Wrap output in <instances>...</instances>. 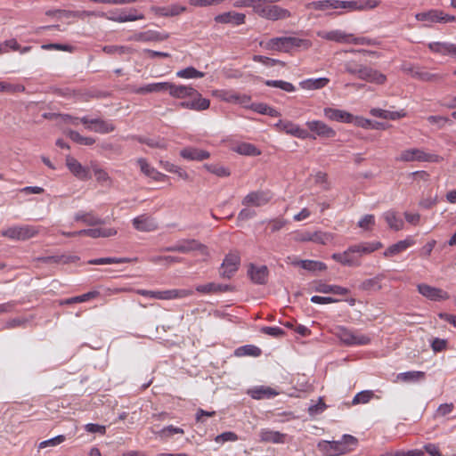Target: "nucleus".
Here are the masks:
<instances>
[{
    "mask_svg": "<svg viewBox=\"0 0 456 456\" xmlns=\"http://www.w3.org/2000/svg\"><path fill=\"white\" fill-rule=\"evenodd\" d=\"M176 76L182 78H200L204 77V73L191 66L179 70Z\"/></svg>",
    "mask_w": 456,
    "mask_h": 456,
    "instance_id": "obj_55",
    "label": "nucleus"
},
{
    "mask_svg": "<svg viewBox=\"0 0 456 456\" xmlns=\"http://www.w3.org/2000/svg\"><path fill=\"white\" fill-rule=\"evenodd\" d=\"M66 164L69 171L77 177L83 180L91 178L89 170L84 167L76 159L69 156L67 157Z\"/></svg>",
    "mask_w": 456,
    "mask_h": 456,
    "instance_id": "obj_23",
    "label": "nucleus"
},
{
    "mask_svg": "<svg viewBox=\"0 0 456 456\" xmlns=\"http://www.w3.org/2000/svg\"><path fill=\"white\" fill-rule=\"evenodd\" d=\"M195 91V88L189 86L175 85L169 82L168 93L171 96L177 99L189 98Z\"/></svg>",
    "mask_w": 456,
    "mask_h": 456,
    "instance_id": "obj_29",
    "label": "nucleus"
},
{
    "mask_svg": "<svg viewBox=\"0 0 456 456\" xmlns=\"http://www.w3.org/2000/svg\"><path fill=\"white\" fill-rule=\"evenodd\" d=\"M80 122L86 126V129L100 134H108L115 130V126L111 122L101 118L89 119L87 117H83Z\"/></svg>",
    "mask_w": 456,
    "mask_h": 456,
    "instance_id": "obj_15",
    "label": "nucleus"
},
{
    "mask_svg": "<svg viewBox=\"0 0 456 456\" xmlns=\"http://www.w3.org/2000/svg\"><path fill=\"white\" fill-rule=\"evenodd\" d=\"M440 15H442V11L438 9H431L427 12H418L415 14V19L419 21H427V22H439Z\"/></svg>",
    "mask_w": 456,
    "mask_h": 456,
    "instance_id": "obj_41",
    "label": "nucleus"
},
{
    "mask_svg": "<svg viewBox=\"0 0 456 456\" xmlns=\"http://www.w3.org/2000/svg\"><path fill=\"white\" fill-rule=\"evenodd\" d=\"M100 17H105L108 20L117 21V22H126V21H134L137 20L144 19L143 14H134V13H126V11L122 10L119 12H111L110 15H107L104 12L100 14Z\"/></svg>",
    "mask_w": 456,
    "mask_h": 456,
    "instance_id": "obj_24",
    "label": "nucleus"
},
{
    "mask_svg": "<svg viewBox=\"0 0 456 456\" xmlns=\"http://www.w3.org/2000/svg\"><path fill=\"white\" fill-rule=\"evenodd\" d=\"M69 137L75 142L82 145H93L95 142V139L92 137H85L78 132L70 130L68 133Z\"/></svg>",
    "mask_w": 456,
    "mask_h": 456,
    "instance_id": "obj_57",
    "label": "nucleus"
},
{
    "mask_svg": "<svg viewBox=\"0 0 456 456\" xmlns=\"http://www.w3.org/2000/svg\"><path fill=\"white\" fill-rule=\"evenodd\" d=\"M180 156L188 160L202 161L209 159L210 153L205 150L186 147L180 151Z\"/></svg>",
    "mask_w": 456,
    "mask_h": 456,
    "instance_id": "obj_22",
    "label": "nucleus"
},
{
    "mask_svg": "<svg viewBox=\"0 0 456 456\" xmlns=\"http://www.w3.org/2000/svg\"><path fill=\"white\" fill-rule=\"evenodd\" d=\"M253 61H256V62H261L262 64L268 66V67H273L275 65H281V66L284 67L286 65V63L282 61L272 59V58L263 56V55H254Z\"/></svg>",
    "mask_w": 456,
    "mask_h": 456,
    "instance_id": "obj_62",
    "label": "nucleus"
},
{
    "mask_svg": "<svg viewBox=\"0 0 456 456\" xmlns=\"http://www.w3.org/2000/svg\"><path fill=\"white\" fill-rule=\"evenodd\" d=\"M248 394L256 400L264 398H271L278 395V393L269 387L259 386L253 387L248 391Z\"/></svg>",
    "mask_w": 456,
    "mask_h": 456,
    "instance_id": "obj_33",
    "label": "nucleus"
},
{
    "mask_svg": "<svg viewBox=\"0 0 456 456\" xmlns=\"http://www.w3.org/2000/svg\"><path fill=\"white\" fill-rule=\"evenodd\" d=\"M259 45L265 50L291 53L294 49L307 50L311 47L312 43L308 39L295 37H273L265 42L261 41Z\"/></svg>",
    "mask_w": 456,
    "mask_h": 456,
    "instance_id": "obj_2",
    "label": "nucleus"
},
{
    "mask_svg": "<svg viewBox=\"0 0 456 456\" xmlns=\"http://www.w3.org/2000/svg\"><path fill=\"white\" fill-rule=\"evenodd\" d=\"M306 9H314L317 11H327L330 9H338L337 0H321L314 1L305 4Z\"/></svg>",
    "mask_w": 456,
    "mask_h": 456,
    "instance_id": "obj_43",
    "label": "nucleus"
},
{
    "mask_svg": "<svg viewBox=\"0 0 456 456\" xmlns=\"http://www.w3.org/2000/svg\"><path fill=\"white\" fill-rule=\"evenodd\" d=\"M305 125L311 132L322 138L330 139L335 137L337 134L332 127L320 120L307 121Z\"/></svg>",
    "mask_w": 456,
    "mask_h": 456,
    "instance_id": "obj_17",
    "label": "nucleus"
},
{
    "mask_svg": "<svg viewBox=\"0 0 456 456\" xmlns=\"http://www.w3.org/2000/svg\"><path fill=\"white\" fill-rule=\"evenodd\" d=\"M273 198L270 191H254L247 194L241 203L246 207H262L266 205Z\"/></svg>",
    "mask_w": 456,
    "mask_h": 456,
    "instance_id": "obj_9",
    "label": "nucleus"
},
{
    "mask_svg": "<svg viewBox=\"0 0 456 456\" xmlns=\"http://www.w3.org/2000/svg\"><path fill=\"white\" fill-rule=\"evenodd\" d=\"M265 84L267 86L281 88V90H284L286 92L295 91V86L291 83L283 80H265Z\"/></svg>",
    "mask_w": 456,
    "mask_h": 456,
    "instance_id": "obj_60",
    "label": "nucleus"
},
{
    "mask_svg": "<svg viewBox=\"0 0 456 456\" xmlns=\"http://www.w3.org/2000/svg\"><path fill=\"white\" fill-rule=\"evenodd\" d=\"M374 394L372 391L365 390L356 394L353 399V404L358 403H367L372 397Z\"/></svg>",
    "mask_w": 456,
    "mask_h": 456,
    "instance_id": "obj_63",
    "label": "nucleus"
},
{
    "mask_svg": "<svg viewBox=\"0 0 456 456\" xmlns=\"http://www.w3.org/2000/svg\"><path fill=\"white\" fill-rule=\"evenodd\" d=\"M316 292L320 293H332L336 295H346L349 289L338 285H329L323 282H318L314 288Z\"/></svg>",
    "mask_w": 456,
    "mask_h": 456,
    "instance_id": "obj_34",
    "label": "nucleus"
},
{
    "mask_svg": "<svg viewBox=\"0 0 456 456\" xmlns=\"http://www.w3.org/2000/svg\"><path fill=\"white\" fill-rule=\"evenodd\" d=\"M418 292L431 301H443L449 299L450 296L448 292L442 289L430 286L427 283H419L417 285Z\"/></svg>",
    "mask_w": 456,
    "mask_h": 456,
    "instance_id": "obj_12",
    "label": "nucleus"
},
{
    "mask_svg": "<svg viewBox=\"0 0 456 456\" xmlns=\"http://www.w3.org/2000/svg\"><path fill=\"white\" fill-rule=\"evenodd\" d=\"M245 20L246 15L236 12H227L215 17V21L222 24L241 25L245 23Z\"/></svg>",
    "mask_w": 456,
    "mask_h": 456,
    "instance_id": "obj_20",
    "label": "nucleus"
},
{
    "mask_svg": "<svg viewBox=\"0 0 456 456\" xmlns=\"http://www.w3.org/2000/svg\"><path fill=\"white\" fill-rule=\"evenodd\" d=\"M169 82H158L139 87L135 92L144 94L149 93L168 92Z\"/></svg>",
    "mask_w": 456,
    "mask_h": 456,
    "instance_id": "obj_39",
    "label": "nucleus"
},
{
    "mask_svg": "<svg viewBox=\"0 0 456 456\" xmlns=\"http://www.w3.org/2000/svg\"><path fill=\"white\" fill-rule=\"evenodd\" d=\"M385 275L379 273L373 278L364 280L360 285L359 289L364 291L379 290L381 289V281Z\"/></svg>",
    "mask_w": 456,
    "mask_h": 456,
    "instance_id": "obj_37",
    "label": "nucleus"
},
{
    "mask_svg": "<svg viewBox=\"0 0 456 456\" xmlns=\"http://www.w3.org/2000/svg\"><path fill=\"white\" fill-rule=\"evenodd\" d=\"M134 227L141 232H151L157 229V224L153 218L142 215L133 220Z\"/></svg>",
    "mask_w": 456,
    "mask_h": 456,
    "instance_id": "obj_26",
    "label": "nucleus"
},
{
    "mask_svg": "<svg viewBox=\"0 0 456 456\" xmlns=\"http://www.w3.org/2000/svg\"><path fill=\"white\" fill-rule=\"evenodd\" d=\"M404 69L410 72L412 77L425 82H438L444 78L439 74L430 73L420 69L405 68Z\"/></svg>",
    "mask_w": 456,
    "mask_h": 456,
    "instance_id": "obj_27",
    "label": "nucleus"
},
{
    "mask_svg": "<svg viewBox=\"0 0 456 456\" xmlns=\"http://www.w3.org/2000/svg\"><path fill=\"white\" fill-rule=\"evenodd\" d=\"M425 378V373L423 371H407L399 373L397 375V379L403 382H413L423 379Z\"/></svg>",
    "mask_w": 456,
    "mask_h": 456,
    "instance_id": "obj_48",
    "label": "nucleus"
},
{
    "mask_svg": "<svg viewBox=\"0 0 456 456\" xmlns=\"http://www.w3.org/2000/svg\"><path fill=\"white\" fill-rule=\"evenodd\" d=\"M380 1L379 0H352V1H340L337 0L338 9H346L348 11H362L370 10L379 6Z\"/></svg>",
    "mask_w": 456,
    "mask_h": 456,
    "instance_id": "obj_11",
    "label": "nucleus"
},
{
    "mask_svg": "<svg viewBox=\"0 0 456 456\" xmlns=\"http://www.w3.org/2000/svg\"><path fill=\"white\" fill-rule=\"evenodd\" d=\"M38 233V229L33 225L12 226L2 232L4 237L12 240H26Z\"/></svg>",
    "mask_w": 456,
    "mask_h": 456,
    "instance_id": "obj_8",
    "label": "nucleus"
},
{
    "mask_svg": "<svg viewBox=\"0 0 456 456\" xmlns=\"http://www.w3.org/2000/svg\"><path fill=\"white\" fill-rule=\"evenodd\" d=\"M133 49L128 46H118V45H106L103 47V52L108 54L118 53L119 55L132 53Z\"/></svg>",
    "mask_w": 456,
    "mask_h": 456,
    "instance_id": "obj_61",
    "label": "nucleus"
},
{
    "mask_svg": "<svg viewBox=\"0 0 456 456\" xmlns=\"http://www.w3.org/2000/svg\"><path fill=\"white\" fill-rule=\"evenodd\" d=\"M79 260L77 256L71 255H56V256H41L37 257V261L42 262L45 264H69L75 263Z\"/></svg>",
    "mask_w": 456,
    "mask_h": 456,
    "instance_id": "obj_28",
    "label": "nucleus"
},
{
    "mask_svg": "<svg viewBox=\"0 0 456 456\" xmlns=\"http://www.w3.org/2000/svg\"><path fill=\"white\" fill-rule=\"evenodd\" d=\"M191 293L186 290L170 289L159 291V299H172L176 297H183Z\"/></svg>",
    "mask_w": 456,
    "mask_h": 456,
    "instance_id": "obj_56",
    "label": "nucleus"
},
{
    "mask_svg": "<svg viewBox=\"0 0 456 456\" xmlns=\"http://www.w3.org/2000/svg\"><path fill=\"white\" fill-rule=\"evenodd\" d=\"M337 338L347 346H365L370 343L371 338L369 335L362 334L358 330H353L343 326L336 328Z\"/></svg>",
    "mask_w": 456,
    "mask_h": 456,
    "instance_id": "obj_4",
    "label": "nucleus"
},
{
    "mask_svg": "<svg viewBox=\"0 0 456 456\" xmlns=\"http://www.w3.org/2000/svg\"><path fill=\"white\" fill-rule=\"evenodd\" d=\"M196 290L203 294H214L231 291L232 290V288L230 285H223L215 282H209L207 284L197 286Z\"/></svg>",
    "mask_w": 456,
    "mask_h": 456,
    "instance_id": "obj_31",
    "label": "nucleus"
},
{
    "mask_svg": "<svg viewBox=\"0 0 456 456\" xmlns=\"http://www.w3.org/2000/svg\"><path fill=\"white\" fill-rule=\"evenodd\" d=\"M323 114L325 118L330 120L350 124L352 119V114L338 109L324 108Z\"/></svg>",
    "mask_w": 456,
    "mask_h": 456,
    "instance_id": "obj_21",
    "label": "nucleus"
},
{
    "mask_svg": "<svg viewBox=\"0 0 456 456\" xmlns=\"http://www.w3.org/2000/svg\"><path fill=\"white\" fill-rule=\"evenodd\" d=\"M284 435L278 431L263 430L261 432V439L265 442L281 443Z\"/></svg>",
    "mask_w": 456,
    "mask_h": 456,
    "instance_id": "obj_54",
    "label": "nucleus"
},
{
    "mask_svg": "<svg viewBox=\"0 0 456 456\" xmlns=\"http://www.w3.org/2000/svg\"><path fill=\"white\" fill-rule=\"evenodd\" d=\"M333 240V234L330 232H325L322 231H317L313 232V238L312 241L322 244V245H327Z\"/></svg>",
    "mask_w": 456,
    "mask_h": 456,
    "instance_id": "obj_53",
    "label": "nucleus"
},
{
    "mask_svg": "<svg viewBox=\"0 0 456 456\" xmlns=\"http://www.w3.org/2000/svg\"><path fill=\"white\" fill-rule=\"evenodd\" d=\"M92 170L98 183H105L108 182L109 183H111V179L104 169L101 168L97 165H92Z\"/></svg>",
    "mask_w": 456,
    "mask_h": 456,
    "instance_id": "obj_59",
    "label": "nucleus"
},
{
    "mask_svg": "<svg viewBox=\"0 0 456 456\" xmlns=\"http://www.w3.org/2000/svg\"><path fill=\"white\" fill-rule=\"evenodd\" d=\"M181 434L183 435L184 431L181 428H176L172 425H169L167 427L163 428L159 432V435L162 437H170L174 435Z\"/></svg>",
    "mask_w": 456,
    "mask_h": 456,
    "instance_id": "obj_64",
    "label": "nucleus"
},
{
    "mask_svg": "<svg viewBox=\"0 0 456 456\" xmlns=\"http://www.w3.org/2000/svg\"><path fill=\"white\" fill-rule=\"evenodd\" d=\"M213 95L216 98L232 103H239L243 106H248L251 101V97L247 94H240L232 90H216Z\"/></svg>",
    "mask_w": 456,
    "mask_h": 456,
    "instance_id": "obj_13",
    "label": "nucleus"
},
{
    "mask_svg": "<svg viewBox=\"0 0 456 456\" xmlns=\"http://www.w3.org/2000/svg\"><path fill=\"white\" fill-rule=\"evenodd\" d=\"M329 83L330 79L327 77L308 78L301 81L299 86L303 89L317 90L325 87Z\"/></svg>",
    "mask_w": 456,
    "mask_h": 456,
    "instance_id": "obj_35",
    "label": "nucleus"
},
{
    "mask_svg": "<svg viewBox=\"0 0 456 456\" xmlns=\"http://www.w3.org/2000/svg\"><path fill=\"white\" fill-rule=\"evenodd\" d=\"M370 113L374 117L390 120H396L406 116L404 110L390 111L382 109H371Z\"/></svg>",
    "mask_w": 456,
    "mask_h": 456,
    "instance_id": "obj_36",
    "label": "nucleus"
},
{
    "mask_svg": "<svg viewBox=\"0 0 456 456\" xmlns=\"http://www.w3.org/2000/svg\"><path fill=\"white\" fill-rule=\"evenodd\" d=\"M364 66L365 65L360 63L355 60L347 61L344 64L346 72L356 76L357 77L362 69H363Z\"/></svg>",
    "mask_w": 456,
    "mask_h": 456,
    "instance_id": "obj_58",
    "label": "nucleus"
},
{
    "mask_svg": "<svg viewBox=\"0 0 456 456\" xmlns=\"http://www.w3.org/2000/svg\"><path fill=\"white\" fill-rule=\"evenodd\" d=\"M383 216L391 229L395 231H400L403 228V219L398 217L395 211L388 210L384 213Z\"/></svg>",
    "mask_w": 456,
    "mask_h": 456,
    "instance_id": "obj_42",
    "label": "nucleus"
},
{
    "mask_svg": "<svg viewBox=\"0 0 456 456\" xmlns=\"http://www.w3.org/2000/svg\"><path fill=\"white\" fill-rule=\"evenodd\" d=\"M137 163L140 167L141 171L148 177L154 179L155 181H159L160 177L163 176L161 173L157 171L154 167H151L147 160L143 158H140L137 159Z\"/></svg>",
    "mask_w": 456,
    "mask_h": 456,
    "instance_id": "obj_40",
    "label": "nucleus"
},
{
    "mask_svg": "<svg viewBox=\"0 0 456 456\" xmlns=\"http://www.w3.org/2000/svg\"><path fill=\"white\" fill-rule=\"evenodd\" d=\"M414 244V240L411 238H407L403 240H400L391 246H389L383 253L384 256L389 257L394 256L402 251L405 250L409 247Z\"/></svg>",
    "mask_w": 456,
    "mask_h": 456,
    "instance_id": "obj_32",
    "label": "nucleus"
},
{
    "mask_svg": "<svg viewBox=\"0 0 456 456\" xmlns=\"http://www.w3.org/2000/svg\"><path fill=\"white\" fill-rule=\"evenodd\" d=\"M319 35L324 39L335 41L338 43H350L351 38L353 37V35L346 34L340 30H332Z\"/></svg>",
    "mask_w": 456,
    "mask_h": 456,
    "instance_id": "obj_38",
    "label": "nucleus"
},
{
    "mask_svg": "<svg viewBox=\"0 0 456 456\" xmlns=\"http://www.w3.org/2000/svg\"><path fill=\"white\" fill-rule=\"evenodd\" d=\"M131 262L127 257H101L91 259L87 262L88 265H110V264H123Z\"/></svg>",
    "mask_w": 456,
    "mask_h": 456,
    "instance_id": "obj_45",
    "label": "nucleus"
},
{
    "mask_svg": "<svg viewBox=\"0 0 456 456\" xmlns=\"http://www.w3.org/2000/svg\"><path fill=\"white\" fill-rule=\"evenodd\" d=\"M261 354H262V350L254 345H246V346H240L234 352V354L238 357H242V356L258 357L261 355Z\"/></svg>",
    "mask_w": 456,
    "mask_h": 456,
    "instance_id": "obj_44",
    "label": "nucleus"
},
{
    "mask_svg": "<svg viewBox=\"0 0 456 456\" xmlns=\"http://www.w3.org/2000/svg\"><path fill=\"white\" fill-rule=\"evenodd\" d=\"M297 265H299L303 269L307 271H324L327 269V266L324 263L314 260H300Z\"/></svg>",
    "mask_w": 456,
    "mask_h": 456,
    "instance_id": "obj_47",
    "label": "nucleus"
},
{
    "mask_svg": "<svg viewBox=\"0 0 456 456\" xmlns=\"http://www.w3.org/2000/svg\"><path fill=\"white\" fill-rule=\"evenodd\" d=\"M189 98V100L181 102L179 107L195 111H202L208 110L210 106V101L203 98L201 94L196 89Z\"/></svg>",
    "mask_w": 456,
    "mask_h": 456,
    "instance_id": "obj_10",
    "label": "nucleus"
},
{
    "mask_svg": "<svg viewBox=\"0 0 456 456\" xmlns=\"http://www.w3.org/2000/svg\"><path fill=\"white\" fill-rule=\"evenodd\" d=\"M168 34H162L158 31L148 30L134 34L131 39L138 42H158L164 41L168 38Z\"/></svg>",
    "mask_w": 456,
    "mask_h": 456,
    "instance_id": "obj_25",
    "label": "nucleus"
},
{
    "mask_svg": "<svg viewBox=\"0 0 456 456\" xmlns=\"http://www.w3.org/2000/svg\"><path fill=\"white\" fill-rule=\"evenodd\" d=\"M438 159L437 155L427 153L421 149L411 148L403 151L395 159L402 162H436Z\"/></svg>",
    "mask_w": 456,
    "mask_h": 456,
    "instance_id": "obj_7",
    "label": "nucleus"
},
{
    "mask_svg": "<svg viewBox=\"0 0 456 456\" xmlns=\"http://www.w3.org/2000/svg\"><path fill=\"white\" fill-rule=\"evenodd\" d=\"M240 257L236 253H230L224 257L220 270V275L223 278L230 279L239 269Z\"/></svg>",
    "mask_w": 456,
    "mask_h": 456,
    "instance_id": "obj_14",
    "label": "nucleus"
},
{
    "mask_svg": "<svg viewBox=\"0 0 456 456\" xmlns=\"http://www.w3.org/2000/svg\"><path fill=\"white\" fill-rule=\"evenodd\" d=\"M256 13L261 18L276 21L291 17V12L285 8L275 4H260L256 6Z\"/></svg>",
    "mask_w": 456,
    "mask_h": 456,
    "instance_id": "obj_6",
    "label": "nucleus"
},
{
    "mask_svg": "<svg viewBox=\"0 0 456 456\" xmlns=\"http://www.w3.org/2000/svg\"><path fill=\"white\" fill-rule=\"evenodd\" d=\"M383 247L379 241L363 242L350 246L342 253H334L332 259L346 266H360V256L362 255L370 254Z\"/></svg>",
    "mask_w": 456,
    "mask_h": 456,
    "instance_id": "obj_1",
    "label": "nucleus"
},
{
    "mask_svg": "<svg viewBox=\"0 0 456 456\" xmlns=\"http://www.w3.org/2000/svg\"><path fill=\"white\" fill-rule=\"evenodd\" d=\"M275 126L280 131L300 139H306L310 137L307 130L301 128L298 125L289 120H279V122L275 124Z\"/></svg>",
    "mask_w": 456,
    "mask_h": 456,
    "instance_id": "obj_16",
    "label": "nucleus"
},
{
    "mask_svg": "<svg viewBox=\"0 0 456 456\" xmlns=\"http://www.w3.org/2000/svg\"><path fill=\"white\" fill-rule=\"evenodd\" d=\"M236 151L245 156H259L261 154L260 150H258L254 144L248 142H243L238 145Z\"/></svg>",
    "mask_w": 456,
    "mask_h": 456,
    "instance_id": "obj_49",
    "label": "nucleus"
},
{
    "mask_svg": "<svg viewBox=\"0 0 456 456\" xmlns=\"http://www.w3.org/2000/svg\"><path fill=\"white\" fill-rule=\"evenodd\" d=\"M75 221L82 222L88 226L104 224L105 221L95 216L93 212H77L74 216Z\"/></svg>",
    "mask_w": 456,
    "mask_h": 456,
    "instance_id": "obj_30",
    "label": "nucleus"
},
{
    "mask_svg": "<svg viewBox=\"0 0 456 456\" xmlns=\"http://www.w3.org/2000/svg\"><path fill=\"white\" fill-rule=\"evenodd\" d=\"M204 167L211 174L219 177H227L231 175L228 168L218 164H205Z\"/></svg>",
    "mask_w": 456,
    "mask_h": 456,
    "instance_id": "obj_52",
    "label": "nucleus"
},
{
    "mask_svg": "<svg viewBox=\"0 0 456 456\" xmlns=\"http://www.w3.org/2000/svg\"><path fill=\"white\" fill-rule=\"evenodd\" d=\"M358 78L377 85H383L387 81L386 75L366 65L360 72Z\"/></svg>",
    "mask_w": 456,
    "mask_h": 456,
    "instance_id": "obj_18",
    "label": "nucleus"
},
{
    "mask_svg": "<svg viewBox=\"0 0 456 456\" xmlns=\"http://www.w3.org/2000/svg\"><path fill=\"white\" fill-rule=\"evenodd\" d=\"M268 268L265 265L256 266L250 264L248 270L251 281L256 284H265L268 278Z\"/></svg>",
    "mask_w": 456,
    "mask_h": 456,
    "instance_id": "obj_19",
    "label": "nucleus"
},
{
    "mask_svg": "<svg viewBox=\"0 0 456 456\" xmlns=\"http://www.w3.org/2000/svg\"><path fill=\"white\" fill-rule=\"evenodd\" d=\"M136 140L141 142L148 145L151 148H158V149H167V142L164 139L160 138H145L142 136H138Z\"/></svg>",
    "mask_w": 456,
    "mask_h": 456,
    "instance_id": "obj_50",
    "label": "nucleus"
},
{
    "mask_svg": "<svg viewBox=\"0 0 456 456\" xmlns=\"http://www.w3.org/2000/svg\"><path fill=\"white\" fill-rule=\"evenodd\" d=\"M357 444L356 437L344 435L341 440L322 441L319 443L318 447L326 456H339L353 451Z\"/></svg>",
    "mask_w": 456,
    "mask_h": 456,
    "instance_id": "obj_3",
    "label": "nucleus"
},
{
    "mask_svg": "<svg viewBox=\"0 0 456 456\" xmlns=\"http://www.w3.org/2000/svg\"><path fill=\"white\" fill-rule=\"evenodd\" d=\"M160 251L179 252L183 254H188L191 251H199L204 256H208L209 255L208 247L194 239L181 240L173 246L162 248Z\"/></svg>",
    "mask_w": 456,
    "mask_h": 456,
    "instance_id": "obj_5",
    "label": "nucleus"
},
{
    "mask_svg": "<svg viewBox=\"0 0 456 456\" xmlns=\"http://www.w3.org/2000/svg\"><path fill=\"white\" fill-rule=\"evenodd\" d=\"M99 295H100L99 291H96V290L89 291V292L85 293V294L80 295V296H77V297L67 298L63 302V304L71 305V304H76V303H82V302H86V301H87L89 299L97 297Z\"/></svg>",
    "mask_w": 456,
    "mask_h": 456,
    "instance_id": "obj_51",
    "label": "nucleus"
},
{
    "mask_svg": "<svg viewBox=\"0 0 456 456\" xmlns=\"http://www.w3.org/2000/svg\"><path fill=\"white\" fill-rule=\"evenodd\" d=\"M115 228H90L89 237L97 238H108L117 234Z\"/></svg>",
    "mask_w": 456,
    "mask_h": 456,
    "instance_id": "obj_46",
    "label": "nucleus"
}]
</instances>
